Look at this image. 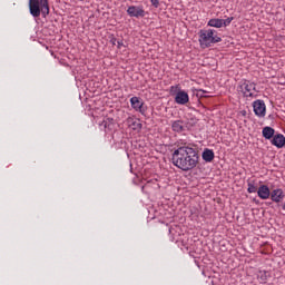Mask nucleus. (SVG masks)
<instances>
[{
    "instance_id": "412c9836",
    "label": "nucleus",
    "mask_w": 285,
    "mask_h": 285,
    "mask_svg": "<svg viewBox=\"0 0 285 285\" xmlns=\"http://www.w3.org/2000/svg\"><path fill=\"white\" fill-rule=\"evenodd\" d=\"M206 90L197 89L196 90V97H206Z\"/></svg>"
},
{
    "instance_id": "4468645a",
    "label": "nucleus",
    "mask_w": 285,
    "mask_h": 285,
    "mask_svg": "<svg viewBox=\"0 0 285 285\" xmlns=\"http://www.w3.org/2000/svg\"><path fill=\"white\" fill-rule=\"evenodd\" d=\"M202 157H203L204 161H206L207 164H210V161H213V159H215V151H213V149L206 148L203 151Z\"/></svg>"
},
{
    "instance_id": "a211bd4d",
    "label": "nucleus",
    "mask_w": 285,
    "mask_h": 285,
    "mask_svg": "<svg viewBox=\"0 0 285 285\" xmlns=\"http://www.w3.org/2000/svg\"><path fill=\"white\" fill-rule=\"evenodd\" d=\"M247 186H248L247 193L249 194L257 193L258 189H257V186H255V183L248 181Z\"/></svg>"
},
{
    "instance_id": "9d476101",
    "label": "nucleus",
    "mask_w": 285,
    "mask_h": 285,
    "mask_svg": "<svg viewBox=\"0 0 285 285\" xmlns=\"http://www.w3.org/2000/svg\"><path fill=\"white\" fill-rule=\"evenodd\" d=\"M126 124L128 128H131V130H136L137 132H139V130L142 128L141 122L132 117H128Z\"/></svg>"
},
{
    "instance_id": "dca6fc26",
    "label": "nucleus",
    "mask_w": 285,
    "mask_h": 285,
    "mask_svg": "<svg viewBox=\"0 0 285 285\" xmlns=\"http://www.w3.org/2000/svg\"><path fill=\"white\" fill-rule=\"evenodd\" d=\"M171 130L174 132H184V121L183 120H175L171 122Z\"/></svg>"
},
{
    "instance_id": "393cba45",
    "label": "nucleus",
    "mask_w": 285,
    "mask_h": 285,
    "mask_svg": "<svg viewBox=\"0 0 285 285\" xmlns=\"http://www.w3.org/2000/svg\"><path fill=\"white\" fill-rule=\"evenodd\" d=\"M175 88H176L175 86H171V87H170V90H175Z\"/></svg>"
},
{
    "instance_id": "7ed1b4c3",
    "label": "nucleus",
    "mask_w": 285,
    "mask_h": 285,
    "mask_svg": "<svg viewBox=\"0 0 285 285\" xmlns=\"http://www.w3.org/2000/svg\"><path fill=\"white\" fill-rule=\"evenodd\" d=\"M216 32L215 29H202L198 32L200 48H210V46L222 42V37H218Z\"/></svg>"
},
{
    "instance_id": "20e7f679",
    "label": "nucleus",
    "mask_w": 285,
    "mask_h": 285,
    "mask_svg": "<svg viewBox=\"0 0 285 285\" xmlns=\"http://www.w3.org/2000/svg\"><path fill=\"white\" fill-rule=\"evenodd\" d=\"M237 92L243 95L245 99H255L257 98V83L250 80H242L237 86Z\"/></svg>"
},
{
    "instance_id": "f257e3e1",
    "label": "nucleus",
    "mask_w": 285,
    "mask_h": 285,
    "mask_svg": "<svg viewBox=\"0 0 285 285\" xmlns=\"http://www.w3.org/2000/svg\"><path fill=\"white\" fill-rule=\"evenodd\" d=\"M171 164L183 170V173H188L199 164V153L197 149L183 145L174 150L171 155Z\"/></svg>"
},
{
    "instance_id": "1a4fd4ad",
    "label": "nucleus",
    "mask_w": 285,
    "mask_h": 285,
    "mask_svg": "<svg viewBox=\"0 0 285 285\" xmlns=\"http://www.w3.org/2000/svg\"><path fill=\"white\" fill-rule=\"evenodd\" d=\"M272 146L276 148H284L285 146V136L284 134H274V137L271 139Z\"/></svg>"
},
{
    "instance_id": "4be33fe9",
    "label": "nucleus",
    "mask_w": 285,
    "mask_h": 285,
    "mask_svg": "<svg viewBox=\"0 0 285 285\" xmlns=\"http://www.w3.org/2000/svg\"><path fill=\"white\" fill-rule=\"evenodd\" d=\"M150 3L154 8H159V0H150Z\"/></svg>"
},
{
    "instance_id": "0eeeda50",
    "label": "nucleus",
    "mask_w": 285,
    "mask_h": 285,
    "mask_svg": "<svg viewBox=\"0 0 285 285\" xmlns=\"http://www.w3.org/2000/svg\"><path fill=\"white\" fill-rule=\"evenodd\" d=\"M130 105H131V108H134V110H136V112H141V115H144V112H146V109H144V101H141V99H139V97H137V96L131 97Z\"/></svg>"
},
{
    "instance_id": "f03ea898",
    "label": "nucleus",
    "mask_w": 285,
    "mask_h": 285,
    "mask_svg": "<svg viewBox=\"0 0 285 285\" xmlns=\"http://www.w3.org/2000/svg\"><path fill=\"white\" fill-rule=\"evenodd\" d=\"M29 12L35 19L48 17L50 14V4L48 0H29Z\"/></svg>"
},
{
    "instance_id": "b1692460",
    "label": "nucleus",
    "mask_w": 285,
    "mask_h": 285,
    "mask_svg": "<svg viewBox=\"0 0 285 285\" xmlns=\"http://www.w3.org/2000/svg\"><path fill=\"white\" fill-rule=\"evenodd\" d=\"M116 43H117V48H118V49H121V46H124V42H122V41H119V40H118Z\"/></svg>"
},
{
    "instance_id": "39448f33",
    "label": "nucleus",
    "mask_w": 285,
    "mask_h": 285,
    "mask_svg": "<svg viewBox=\"0 0 285 285\" xmlns=\"http://www.w3.org/2000/svg\"><path fill=\"white\" fill-rule=\"evenodd\" d=\"M127 14L139 19L146 17V11L144 10L142 6H130L127 9Z\"/></svg>"
},
{
    "instance_id": "2eb2a0df",
    "label": "nucleus",
    "mask_w": 285,
    "mask_h": 285,
    "mask_svg": "<svg viewBox=\"0 0 285 285\" xmlns=\"http://www.w3.org/2000/svg\"><path fill=\"white\" fill-rule=\"evenodd\" d=\"M262 135L264 139L272 140L273 137L275 136V129H273V127L266 126L263 128Z\"/></svg>"
},
{
    "instance_id": "6ab92c4d",
    "label": "nucleus",
    "mask_w": 285,
    "mask_h": 285,
    "mask_svg": "<svg viewBox=\"0 0 285 285\" xmlns=\"http://www.w3.org/2000/svg\"><path fill=\"white\" fill-rule=\"evenodd\" d=\"M114 119L112 118H107L106 120L102 121L104 128H110V124H112Z\"/></svg>"
},
{
    "instance_id": "ddd939ff",
    "label": "nucleus",
    "mask_w": 285,
    "mask_h": 285,
    "mask_svg": "<svg viewBox=\"0 0 285 285\" xmlns=\"http://www.w3.org/2000/svg\"><path fill=\"white\" fill-rule=\"evenodd\" d=\"M269 197H271L272 202L279 204V202H282V199H284V190L274 189L272 193H269Z\"/></svg>"
},
{
    "instance_id": "6e6552de",
    "label": "nucleus",
    "mask_w": 285,
    "mask_h": 285,
    "mask_svg": "<svg viewBox=\"0 0 285 285\" xmlns=\"http://www.w3.org/2000/svg\"><path fill=\"white\" fill-rule=\"evenodd\" d=\"M190 101V97L188 96V92L180 90L176 94L175 102L178 104V106H186Z\"/></svg>"
},
{
    "instance_id": "f3484780",
    "label": "nucleus",
    "mask_w": 285,
    "mask_h": 285,
    "mask_svg": "<svg viewBox=\"0 0 285 285\" xmlns=\"http://www.w3.org/2000/svg\"><path fill=\"white\" fill-rule=\"evenodd\" d=\"M207 26H209L210 28H224L223 19L213 18L207 22Z\"/></svg>"
},
{
    "instance_id": "aec40b11",
    "label": "nucleus",
    "mask_w": 285,
    "mask_h": 285,
    "mask_svg": "<svg viewBox=\"0 0 285 285\" xmlns=\"http://www.w3.org/2000/svg\"><path fill=\"white\" fill-rule=\"evenodd\" d=\"M233 17H229V18H227V19H223V27L224 28H227V26L229 24V23H233Z\"/></svg>"
},
{
    "instance_id": "9b49d317",
    "label": "nucleus",
    "mask_w": 285,
    "mask_h": 285,
    "mask_svg": "<svg viewBox=\"0 0 285 285\" xmlns=\"http://www.w3.org/2000/svg\"><path fill=\"white\" fill-rule=\"evenodd\" d=\"M271 277V272L266 269H261L256 273V279H258L259 284H267Z\"/></svg>"
},
{
    "instance_id": "5701e85b",
    "label": "nucleus",
    "mask_w": 285,
    "mask_h": 285,
    "mask_svg": "<svg viewBox=\"0 0 285 285\" xmlns=\"http://www.w3.org/2000/svg\"><path fill=\"white\" fill-rule=\"evenodd\" d=\"M117 38H111L110 39V43L112 45V46H117Z\"/></svg>"
},
{
    "instance_id": "a878e982",
    "label": "nucleus",
    "mask_w": 285,
    "mask_h": 285,
    "mask_svg": "<svg viewBox=\"0 0 285 285\" xmlns=\"http://www.w3.org/2000/svg\"><path fill=\"white\" fill-rule=\"evenodd\" d=\"M283 210H285V203L283 204Z\"/></svg>"
},
{
    "instance_id": "f8f14e48",
    "label": "nucleus",
    "mask_w": 285,
    "mask_h": 285,
    "mask_svg": "<svg viewBox=\"0 0 285 285\" xmlns=\"http://www.w3.org/2000/svg\"><path fill=\"white\" fill-rule=\"evenodd\" d=\"M257 195L259 199H268L271 197V188H268L266 185H261Z\"/></svg>"
},
{
    "instance_id": "423d86ee",
    "label": "nucleus",
    "mask_w": 285,
    "mask_h": 285,
    "mask_svg": "<svg viewBox=\"0 0 285 285\" xmlns=\"http://www.w3.org/2000/svg\"><path fill=\"white\" fill-rule=\"evenodd\" d=\"M253 108L256 117H266V104L264 100H255L253 102Z\"/></svg>"
}]
</instances>
